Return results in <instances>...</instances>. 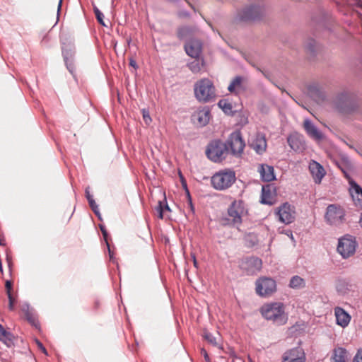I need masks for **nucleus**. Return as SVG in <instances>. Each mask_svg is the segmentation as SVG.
I'll use <instances>...</instances> for the list:
<instances>
[{"label":"nucleus","instance_id":"44","mask_svg":"<svg viewBox=\"0 0 362 362\" xmlns=\"http://www.w3.org/2000/svg\"><path fill=\"white\" fill-rule=\"evenodd\" d=\"M186 195H187V204L190 208V211L192 214H194L195 209H194V204L192 203V197L190 195L189 189H187Z\"/></svg>","mask_w":362,"mask_h":362},{"label":"nucleus","instance_id":"61","mask_svg":"<svg viewBox=\"0 0 362 362\" xmlns=\"http://www.w3.org/2000/svg\"><path fill=\"white\" fill-rule=\"evenodd\" d=\"M99 228H100L102 233H103V231H107L105 226L104 225L100 224Z\"/></svg>","mask_w":362,"mask_h":362},{"label":"nucleus","instance_id":"37","mask_svg":"<svg viewBox=\"0 0 362 362\" xmlns=\"http://www.w3.org/2000/svg\"><path fill=\"white\" fill-rule=\"evenodd\" d=\"M25 319L28 322L33 326L37 327L39 326V322L37 320L35 310L33 309L30 312L25 313Z\"/></svg>","mask_w":362,"mask_h":362},{"label":"nucleus","instance_id":"26","mask_svg":"<svg viewBox=\"0 0 362 362\" xmlns=\"http://www.w3.org/2000/svg\"><path fill=\"white\" fill-rule=\"evenodd\" d=\"M305 358L304 350L302 347L298 346L286 351L282 356V361H288L292 358Z\"/></svg>","mask_w":362,"mask_h":362},{"label":"nucleus","instance_id":"43","mask_svg":"<svg viewBox=\"0 0 362 362\" xmlns=\"http://www.w3.org/2000/svg\"><path fill=\"white\" fill-rule=\"evenodd\" d=\"M278 230H279V233H282V234L286 235L288 237H289L291 238V240L293 242H295V240H294V238H293V232H292L291 230H290V229H284V228H279Z\"/></svg>","mask_w":362,"mask_h":362},{"label":"nucleus","instance_id":"32","mask_svg":"<svg viewBox=\"0 0 362 362\" xmlns=\"http://www.w3.org/2000/svg\"><path fill=\"white\" fill-rule=\"evenodd\" d=\"M158 213V218L163 219L164 217V211H171L170 206L168 204L166 197H164L163 200L158 202V204L156 208Z\"/></svg>","mask_w":362,"mask_h":362},{"label":"nucleus","instance_id":"35","mask_svg":"<svg viewBox=\"0 0 362 362\" xmlns=\"http://www.w3.org/2000/svg\"><path fill=\"white\" fill-rule=\"evenodd\" d=\"M194 59H195L193 62L188 64V67L193 73H197L201 71L202 67L204 65V60H200L199 57Z\"/></svg>","mask_w":362,"mask_h":362},{"label":"nucleus","instance_id":"36","mask_svg":"<svg viewBox=\"0 0 362 362\" xmlns=\"http://www.w3.org/2000/svg\"><path fill=\"white\" fill-rule=\"evenodd\" d=\"M243 77L236 76L230 82L228 87V90L230 93H234L236 88H240L242 85Z\"/></svg>","mask_w":362,"mask_h":362},{"label":"nucleus","instance_id":"3","mask_svg":"<svg viewBox=\"0 0 362 362\" xmlns=\"http://www.w3.org/2000/svg\"><path fill=\"white\" fill-rule=\"evenodd\" d=\"M247 214V209L242 200L233 201L228 208V217L222 218L224 225L238 228L243 223V216Z\"/></svg>","mask_w":362,"mask_h":362},{"label":"nucleus","instance_id":"4","mask_svg":"<svg viewBox=\"0 0 362 362\" xmlns=\"http://www.w3.org/2000/svg\"><path fill=\"white\" fill-rule=\"evenodd\" d=\"M194 95L196 98L203 103H209L216 98L215 87L209 78H202L194 84Z\"/></svg>","mask_w":362,"mask_h":362},{"label":"nucleus","instance_id":"17","mask_svg":"<svg viewBox=\"0 0 362 362\" xmlns=\"http://www.w3.org/2000/svg\"><path fill=\"white\" fill-rule=\"evenodd\" d=\"M202 45L200 40L192 39L185 45L186 53L192 58H198L202 52Z\"/></svg>","mask_w":362,"mask_h":362},{"label":"nucleus","instance_id":"28","mask_svg":"<svg viewBox=\"0 0 362 362\" xmlns=\"http://www.w3.org/2000/svg\"><path fill=\"white\" fill-rule=\"evenodd\" d=\"M346 349L342 347H338L334 349L332 358L333 362H346Z\"/></svg>","mask_w":362,"mask_h":362},{"label":"nucleus","instance_id":"15","mask_svg":"<svg viewBox=\"0 0 362 362\" xmlns=\"http://www.w3.org/2000/svg\"><path fill=\"white\" fill-rule=\"evenodd\" d=\"M210 117V108L208 106H205L202 109L198 110L193 113L192 120L199 127H204L209 123Z\"/></svg>","mask_w":362,"mask_h":362},{"label":"nucleus","instance_id":"2","mask_svg":"<svg viewBox=\"0 0 362 362\" xmlns=\"http://www.w3.org/2000/svg\"><path fill=\"white\" fill-rule=\"evenodd\" d=\"M334 105L336 110L343 115L352 114L358 108L356 95L346 91L341 92L337 95Z\"/></svg>","mask_w":362,"mask_h":362},{"label":"nucleus","instance_id":"6","mask_svg":"<svg viewBox=\"0 0 362 362\" xmlns=\"http://www.w3.org/2000/svg\"><path fill=\"white\" fill-rule=\"evenodd\" d=\"M206 154L209 160L215 163L221 162L228 155L225 143L221 140L211 141L207 146Z\"/></svg>","mask_w":362,"mask_h":362},{"label":"nucleus","instance_id":"1","mask_svg":"<svg viewBox=\"0 0 362 362\" xmlns=\"http://www.w3.org/2000/svg\"><path fill=\"white\" fill-rule=\"evenodd\" d=\"M260 312L264 318L272 321L276 325H284L288 321V315L285 313L284 305L282 303L264 304L261 307Z\"/></svg>","mask_w":362,"mask_h":362},{"label":"nucleus","instance_id":"5","mask_svg":"<svg viewBox=\"0 0 362 362\" xmlns=\"http://www.w3.org/2000/svg\"><path fill=\"white\" fill-rule=\"evenodd\" d=\"M236 180L235 173L232 170H220L216 173L211 179L212 187L217 190H225L229 188Z\"/></svg>","mask_w":362,"mask_h":362},{"label":"nucleus","instance_id":"23","mask_svg":"<svg viewBox=\"0 0 362 362\" xmlns=\"http://www.w3.org/2000/svg\"><path fill=\"white\" fill-rule=\"evenodd\" d=\"M245 266H243L247 272L253 273L255 271L260 270L262 268V260L261 259L256 257H250L245 259L244 263Z\"/></svg>","mask_w":362,"mask_h":362},{"label":"nucleus","instance_id":"55","mask_svg":"<svg viewBox=\"0 0 362 362\" xmlns=\"http://www.w3.org/2000/svg\"><path fill=\"white\" fill-rule=\"evenodd\" d=\"M129 65L135 69H137L138 68V66H137V64L135 60H134L133 59H130L129 60Z\"/></svg>","mask_w":362,"mask_h":362},{"label":"nucleus","instance_id":"45","mask_svg":"<svg viewBox=\"0 0 362 362\" xmlns=\"http://www.w3.org/2000/svg\"><path fill=\"white\" fill-rule=\"evenodd\" d=\"M177 16L180 18H187L190 16V13L186 10H180L177 13Z\"/></svg>","mask_w":362,"mask_h":362},{"label":"nucleus","instance_id":"46","mask_svg":"<svg viewBox=\"0 0 362 362\" xmlns=\"http://www.w3.org/2000/svg\"><path fill=\"white\" fill-rule=\"evenodd\" d=\"M35 342L37 344V347L42 351V353L44 354H45L46 356H47L48 355L47 351L45 349V347L44 346V345L42 344V343L37 339H35Z\"/></svg>","mask_w":362,"mask_h":362},{"label":"nucleus","instance_id":"10","mask_svg":"<svg viewBox=\"0 0 362 362\" xmlns=\"http://www.w3.org/2000/svg\"><path fill=\"white\" fill-rule=\"evenodd\" d=\"M357 246L356 238L346 234L339 239L337 250L343 258L346 259L354 255Z\"/></svg>","mask_w":362,"mask_h":362},{"label":"nucleus","instance_id":"49","mask_svg":"<svg viewBox=\"0 0 362 362\" xmlns=\"http://www.w3.org/2000/svg\"><path fill=\"white\" fill-rule=\"evenodd\" d=\"M21 310L22 312H23V313L25 314V313H28V312H30V310H33V308H31L30 307V305L28 303H23L22 305H21Z\"/></svg>","mask_w":362,"mask_h":362},{"label":"nucleus","instance_id":"62","mask_svg":"<svg viewBox=\"0 0 362 362\" xmlns=\"http://www.w3.org/2000/svg\"><path fill=\"white\" fill-rule=\"evenodd\" d=\"M5 240L3 238H0V245H5Z\"/></svg>","mask_w":362,"mask_h":362},{"label":"nucleus","instance_id":"30","mask_svg":"<svg viewBox=\"0 0 362 362\" xmlns=\"http://www.w3.org/2000/svg\"><path fill=\"white\" fill-rule=\"evenodd\" d=\"M218 107L228 115L233 116L236 111L233 110V105L228 100L221 99L218 103Z\"/></svg>","mask_w":362,"mask_h":362},{"label":"nucleus","instance_id":"29","mask_svg":"<svg viewBox=\"0 0 362 362\" xmlns=\"http://www.w3.org/2000/svg\"><path fill=\"white\" fill-rule=\"evenodd\" d=\"M351 285L344 279H339L336 284V290L339 295H345L351 290Z\"/></svg>","mask_w":362,"mask_h":362},{"label":"nucleus","instance_id":"47","mask_svg":"<svg viewBox=\"0 0 362 362\" xmlns=\"http://www.w3.org/2000/svg\"><path fill=\"white\" fill-rule=\"evenodd\" d=\"M353 362H362V349H359L355 355Z\"/></svg>","mask_w":362,"mask_h":362},{"label":"nucleus","instance_id":"14","mask_svg":"<svg viewBox=\"0 0 362 362\" xmlns=\"http://www.w3.org/2000/svg\"><path fill=\"white\" fill-rule=\"evenodd\" d=\"M248 143L250 147L259 155H262L266 151L267 140L264 134L262 133L256 134L254 136L251 137Z\"/></svg>","mask_w":362,"mask_h":362},{"label":"nucleus","instance_id":"64","mask_svg":"<svg viewBox=\"0 0 362 362\" xmlns=\"http://www.w3.org/2000/svg\"><path fill=\"white\" fill-rule=\"evenodd\" d=\"M0 272H3V266H2L1 259H0Z\"/></svg>","mask_w":362,"mask_h":362},{"label":"nucleus","instance_id":"16","mask_svg":"<svg viewBox=\"0 0 362 362\" xmlns=\"http://www.w3.org/2000/svg\"><path fill=\"white\" fill-rule=\"evenodd\" d=\"M345 176L349 180V191L355 204L362 207V187L347 174L345 173Z\"/></svg>","mask_w":362,"mask_h":362},{"label":"nucleus","instance_id":"34","mask_svg":"<svg viewBox=\"0 0 362 362\" xmlns=\"http://www.w3.org/2000/svg\"><path fill=\"white\" fill-rule=\"evenodd\" d=\"M305 47L308 53L313 57L315 56L317 51V43L315 40L308 39L305 44Z\"/></svg>","mask_w":362,"mask_h":362},{"label":"nucleus","instance_id":"31","mask_svg":"<svg viewBox=\"0 0 362 362\" xmlns=\"http://www.w3.org/2000/svg\"><path fill=\"white\" fill-rule=\"evenodd\" d=\"M13 334L6 331L2 325L0 324V341L5 343L8 346L13 344Z\"/></svg>","mask_w":362,"mask_h":362},{"label":"nucleus","instance_id":"12","mask_svg":"<svg viewBox=\"0 0 362 362\" xmlns=\"http://www.w3.org/2000/svg\"><path fill=\"white\" fill-rule=\"evenodd\" d=\"M62 56L68 71L74 75L75 71L74 57L76 48L74 44H64L62 47Z\"/></svg>","mask_w":362,"mask_h":362},{"label":"nucleus","instance_id":"22","mask_svg":"<svg viewBox=\"0 0 362 362\" xmlns=\"http://www.w3.org/2000/svg\"><path fill=\"white\" fill-rule=\"evenodd\" d=\"M310 171L315 183L320 184L325 175L323 167L316 161H313L309 165Z\"/></svg>","mask_w":362,"mask_h":362},{"label":"nucleus","instance_id":"57","mask_svg":"<svg viewBox=\"0 0 362 362\" xmlns=\"http://www.w3.org/2000/svg\"><path fill=\"white\" fill-rule=\"evenodd\" d=\"M62 1L63 0H59V1L58 8H57V16L59 15V12H60L61 8H62Z\"/></svg>","mask_w":362,"mask_h":362},{"label":"nucleus","instance_id":"39","mask_svg":"<svg viewBox=\"0 0 362 362\" xmlns=\"http://www.w3.org/2000/svg\"><path fill=\"white\" fill-rule=\"evenodd\" d=\"M102 234H103V239L107 245V247L108 253H109V256H110V260L112 262H115V259L114 257V254H113L112 251L111 250L110 245L108 242V237H109L108 233H107V231H103V233Z\"/></svg>","mask_w":362,"mask_h":362},{"label":"nucleus","instance_id":"63","mask_svg":"<svg viewBox=\"0 0 362 362\" xmlns=\"http://www.w3.org/2000/svg\"><path fill=\"white\" fill-rule=\"evenodd\" d=\"M193 264L196 268L198 267V262L196 259H194V261H193Z\"/></svg>","mask_w":362,"mask_h":362},{"label":"nucleus","instance_id":"20","mask_svg":"<svg viewBox=\"0 0 362 362\" xmlns=\"http://www.w3.org/2000/svg\"><path fill=\"white\" fill-rule=\"evenodd\" d=\"M334 315L336 317V323L342 328L346 327L350 323L351 315L342 308H334Z\"/></svg>","mask_w":362,"mask_h":362},{"label":"nucleus","instance_id":"8","mask_svg":"<svg viewBox=\"0 0 362 362\" xmlns=\"http://www.w3.org/2000/svg\"><path fill=\"white\" fill-rule=\"evenodd\" d=\"M224 143L228 148V155L230 154L235 157L241 156L245 146L240 131L232 132Z\"/></svg>","mask_w":362,"mask_h":362},{"label":"nucleus","instance_id":"56","mask_svg":"<svg viewBox=\"0 0 362 362\" xmlns=\"http://www.w3.org/2000/svg\"><path fill=\"white\" fill-rule=\"evenodd\" d=\"M90 207L92 206H95L97 204L93 199V197L89 200H88Z\"/></svg>","mask_w":362,"mask_h":362},{"label":"nucleus","instance_id":"41","mask_svg":"<svg viewBox=\"0 0 362 362\" xmlns=\"http://www.w3.org/2000/svg\"><path fill=\"white\" fill-rule=\"evenodd\" d=\"M203 337L205 340H206L209 344H211L214 346H218L216 338L211 333L205 331L203 334Z\"/></svg>","mask_w":362,"mask_h":362},{"label":"nucleus","instance_id":"60","mask_svg":"<svg viewBox=\"0 0 362 362\" xmlns=\"http://www.w3.org/2000/svg\"><path fill=\"white\" fill-rule=\"evenodd\" d=\"M94 214L96 215V216L98 218L99 220H100V221L102 220L101 214H100L99 210L94 212Z\"/></svg>","mask_w":362,"mask_h":362},{"label":"nucleus","instance_id":"25","mask_svg":"<svg viewBox=\"0 0 362 362\" xmlns=\"http://www.w3.org/2000/svg\"><path fill=\"white\" fill-rule=\"evenodd\" d=\"M261 178L264 182H271L276 180L274 168L267 164H262L259 169Z\"/></svg>","mask_w":362,"mask_h":362},{"label":"nucleus","instance_id":"24","mask_svg":"<svg viewBox=\"0 0 362 362\" xmlns=\"http://www.w3.org/2000/svg\"><path fill=\"white\" fill-rule=\"evenodd\" d=\"M195 28L189 25L180 26L177 30V37L180 40H192Z\"/></svg>","mask_w":362,"mask_h":362},{"label":"nucleus","instance_id":"27","mask_svg":"<svg viewBox=\"0 0 362 362\" xmlns=\"http://www.w3.org/2000/svg\"><path fill=\"white\" fill-rule=\"evenodd\" d=\"M274 187L272 185H263L262 187V195L260 202L263 204H273L272 191Z\"/></svg>","mask_w":362,"mask_h":362},{"label":"nucleus","instance_id":"48","mask_svg":"<svg viewBox=\"0 0 362 362\" xmlns=\"http://www.w3.org/2000/svg\"><path fill=\"white\" fill-rule=\"evenodd\" d=\"M12 286H13L12 281L10 280H7L5 283V288L6 290L7 295L11 294Z\"/></svg>","mask_w":362,"mask_h":362},{"label":"nucleus","instance_id":"59","mask_svg":"<svg viewBox=\"0 0 362 362\" xmlns=\"http://www.w3.org/2000/svg\"><path fill=\"white\" fill-rule=\"evenodd\" d=\"M92 211L93 212H95L96 211H98L99 210V208H98V204H95V206H90Z\"/></svg>","mask_w":362,"mask_h":362},{"label":"nucleus","instance_id":"13","mask_svg":"<svg viewBox=\"0 0 362 362\" xmlns=\"http://www.w3.org/2000/svg\"><path fill=\"white\" fill-rule=\"evenodd\" d=\"M276 215L281 222L289 224L295 220L294 207L288 202L284 203L278 208Z\"/></svg>","mask_w":362,"mask_h":362},{"label":"nucleus","instance_id":"50","mask_svg":"<svg viewBox=\"0 0 362 362\" xmlns=\"http://www.w3.org/2000/svg\"><path fill=\"white\" fill-rule=\"evenodd\" d=\"M8 296V301H9V305H8V308L11 310H13L14 309V299L12 296V294H9V295H7Z\"/></svg>","mask_w":362,"mask_h":362},{"label":"nucleus","instance_id":"51","mask_svg":"<svg viewBox=\"0 0 362 362\" xmlns=\"http://www.w3.org/2000/svg\"><path fill=\"white\" fill-rule=\"evenodd\" d=\"M201 354L204 357L206 362H210V358L207 354V351L204 348L201 349Z\"/></svg>","mask_w":362,"mask_h":362},{"label":"nucleus","instance_id":"54","mask_svg":"<svg viewBox=\"0 0 362 362\" xmlns=\"http://www.w3.org/2000/svg\"><path fill=\"white\" fill-rule=\"evenodd\" d=\"M85 194H86V197L87 200H89L93 197V195L90 194V187H87L86 188Z\"/></svg>","mask_w":362,"mask_h":362},{"label":"nucleus","instance_id":"18","mask_svg":"<svg viewBox=\"0 0 362 362\" xmlns=\"http://www.w3.org/2000/svg\"><path fill=\"white\" fill-rule=\"evenodd\" d=\"M287 142L294 151L303 152L306 147L303 136L298 134H291L287 138Z\"/></svg>","mask_w":362,"mask_h":362},{"label":"nucleus","instance_id":"7","mask_svg":"<svg viewBox=\"0 0 362 362\" xmlns=\"http://www.w3.org/2000/svg\"><path fill=\"white\" fill-rule=\"evenodd\" d=\"M264 14V8L260 5L251 4L238 13L236 21H256L260 20Z\"/></svg>","mask_w":362,"mask_h":362},{"label":"nucleus","instance_id":"40","mask_svg":"<svg viewBox=\"0 0 362 362\" xmlns=\"http://www.w3.org/2000/svg\"><path fill=\"white\" fill-rule=\"evenodd\" d=\"M93 11H94V13L95 15V17H96V19L98 21V22L102 25L103 26H105V27H107V24H105L103 18H104V15L103 13L100 11V9L94 6H93Z\"/></svg>","mask_w":362,"mask_h":362},{"label":"nucleus","instance_id":"19","mask_svg":"<svg viewBox=\"0 0 362 362\" xmlns=\"http://www.w3.org/2000/svg\"><path fill=\"white\" fill-rule=\"evenodd\" d=\"M307 90L310 97L317 102H323L326 98L325 90L318 83L308 85Z\"/></svg>","mask_w":362,"mask_h":362},{"label":"nucleus","instance_id":"9","mask_svg":"<svg viewBox=\"0 0 362 362\" xmlns=\"http://www.w3.org/2000/svg\"><path fill=\"white\" fill-rule=\"evenodd\" d=\"M344 209L337 204H329L325 214V222L330 226H339L345 221Z\"/></svg>","mask_w":362,"mask_h":362},{"label":"nucleus","instance_id":"52","mask_svg":"<svg viewBox=\"0 0 362 362\" xmlns=\"http://www.w3.org/2000/svg\"><path fill=\"white\" fill-rule=\"evenodd\" d=\"M180 177L181 179L182 187L185 189V192L187 193V189H188L187 185V182L185 180V178H184V177H183V175H182L181 173H180Z\"/></svg>","mask_w":362,"mask_h":362},{"label":"nucleus","instance_id":"53","mask_svg":"<svg viewBox=\"0 0 362 362\" xmlns=\"http://www.w3.org/2000/svg\"><path fill=\"white\" fill-rule=\"evenodd\" d=\"M282 362H305V358H292L291 360H288V361H282Z\"/></svg>","mask_w":362,"mask_h":362},{"label":"nucleus","instance_id":"42","mask_svg":"<svg viewBox=\"0 0 362 362\" xmlns=\"http://www.w3.org/2000/svg\"><path fill=\"white\" fill-rule=\"evenodd\" d=\"M143 119L146 124H149L151 122V118L150 117L149 111L148 109H142Z\"/></svg>","mask_w":362,"mask_h":362},{"label":"nucleus","instance_id":"58","mask_svg":"<svg viewBox=\"0 0 362 362\" xmlns=\"http://www.w3.org/2000/svg\"><path fill=\"white\" fill-rule=\"evenodd\" d=\"M6 260H7L8 267H11L12 262H11V259L8 256V255H6Z\"/></svg>","mask_w":362,"mask_h":362},{"label":"nucleus","instance_id":"11","mask_svg":"<svg viewBox=\"0 0 362 362\" xmlns=\"http://www.w3.org/2000/svg\"><path fill=\"white\" fill-rule=\"evenodd\" d=\"M276 289V281L272 278L262 277L256 281V292L261 296L271 295Z\"/></svg>","mask_w":362,"mask_h":362},{"label":"nucleus","instance_id":"33","mask_svg":"<svg viewBox=\"0 0 362 362\" xmlns=\"http://www.w3.org/2000/svg\"><path fill=\"white\" fill-rule=\"evenodd\" d=\"M289 286L294 289L303 288L305 286V282L303 278L296 275L291 279Z\"/></svg>","mask_w":362,"mask_h":362},{"label":"nucleus","instance_id":"21","mask_svg":"<svg viewBox=\"0 0 362 362\" xmlns=\"http://www.w3.org/2000/svg\"><path fill=\"white\" fill-rule=\"evenodd\" d=\"M304 129L307 134L313 139L320 141L322 139L323 134L314 123L309 119L304 121Z\"/></svg>","mask_w":362,"mask_h":362},{"label":"nucleus","instance_id":"38","mask_svg":"<svg viewBox=\"0 0 362 362\" xmlns=\"http://www.w3.org/2000/svg\"><path fill=\"white\" fill-rule=\"evenodd\" d=\"M337 4H347L350 6H357L362 8V0H334Z\"/></svg>","mask_w":362,"mask_h":362}]
</instances>
